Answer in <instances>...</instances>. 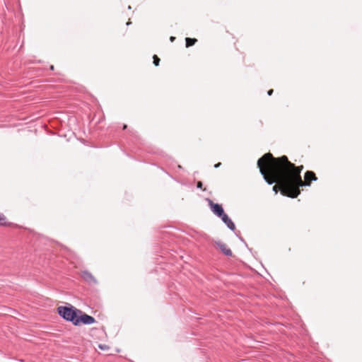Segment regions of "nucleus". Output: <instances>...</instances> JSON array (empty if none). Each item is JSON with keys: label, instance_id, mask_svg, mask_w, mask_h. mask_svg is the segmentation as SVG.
<instances>
[{"label": "nucleus", "instance_id": "nucleus-2", "mask_svg": "<svg viewBox=\"0 0 362 362\" xmlns=\"http://www.w3.org/2000/svg\"><path fill=\"white\" fill-rule=\"evenodd\" d=\"M285 161L282 156L274 158L272 153H267L257 160V167L264 180L269 184L276 183L273 187V191L276 194L279 190L281 194L288 197L283 192L284 186L281 185V177L286 173L284 165Z\"/></svg>", "mask_w": 362, "mask_h": 362}, {"label": "nucleus", "instance_id": "nucleus-3", "mask_svg": "<svg viewBox=\"0 0 362 362\" xmlns=\"http://www.w3.org/2000/svg\"><path fill=\"white\" fill-rule=\"evenodd\" d=\"M57 313L64 320L71 322L75 325L77 316L78 314H81V310L72 305H70L69 307L59 306L57 308Z\"/></svg>", "mask_w": 362, "mask_h": 362}, {"label": "nucleus", "instance_id": "nucleus-16", "mask_svg": "<svg viewBox=\"0 0 362 362\" xmlns=\"http://www.w3.org/2000/svg\"><path fill=\"white\" fill-rule=\"evenodd\" d=\"M221 165V163H216V164L214 165V167H215V168H218Z\"/></svg>", "mask_w": 362, "mask_h": 362}, {"label": "nucleus", "instance_id": "nucleus-5", "mask_svg": "<svg viewBox=\"0 0 362 362\" xmlns=\"http://www.w3.org/2000/svg\"><path fill=\"white\" fill-rule=\"evenodd\" d=\"M209 205L211 211L218 218L223 216L225 212L222 206L219 204L213 202L211 199H208Z\"/></svg>", "mask_w": 362, "mask_h": 362}, {"label": "nucleus", "instance_id": "nucleus-6", "mask_svg": "<svg viewBox=\"0 0 362 362\" xmlns=\"http://www.w3.org/2000/svg\"><path fill=\"white\" fill-rule=\"evenodd\" d=\"M216 246L219 248V250L227 257H231L233 253L230 248L227 247V245L221 242V241H216L215 242Z\"/></svg>", "mask_w": 362, "mask_h": 362}, {"label": "nucleus", "instance_id": "nucleus-18", "mask_svg": "<svg viewBox=\"0 0 362 362\" xmlns=\"http://www.w3.org/2000/svg\"><path fill=\"white\" fill-rule=\"evenodd\" d=\"M127 125H126V124H124V125L123 126V129H127Z\"/></svg>", "mask_w": 362, "mask_h": 362}, {"label": "nucleus", "instance_id": "nucleus-17", "mask_svg": "<svg viewBox=\"0 0 362 362\" xmlns=\"http://www.w3.org/2000/svg\"><path fill=\"white\" fill-rule=\"evenodd\" d=\"M49 69H50V70H54V66H53V65H51Z\"/></svg>", "mask_w": 362, "mask_h": 362}, {"label": "nucleus", "instance_id": "nucleus-8", "mask_svg": "<svg viewBox=\"0 0 362 362\" xmlns=\"http://www.w3.org/2000/svg\"><path fill=\"white\" fill-rule=\"evenodd\" d=\"M223 222L227 226V227L231 230H235V226L233 221L228 217V216L225 213L223 216L220 217Z\"/></svg>", "mask_w": 362, "mask_h": 362}, {"label": "nucleus", "instance_id": "nucleus-15", "mask_svg": "<svg viewBox=\"0 0 362 362\" xmlns=\"http://www.w3.org/2000/svg\"><path fill=\"white\" fill-rule=\"evenodd\" d=\"M175 40V37H173V36H171V37H170V40L171 42H173Z\"/></svg>", "mask_w": 362, "mask_h": 362}, {"label": "nucleus", "instance_id": "nucleus-13", "mask_svg": "<svg viewBox=\"0 0 362 362\" xmlns=\"http://www.w3.org/2000/svg\"><path fill=\"white\" fill-rule=\"evenodd\" d=\"M99 348H100V349H102V350H104V349H105L106 346H105V345L100 344V345H99Z\"/></svg>", "mask_w": 362, "mask_h": 362}, {"label": "nucleus", "instance_id": "nucleus-7", "mask_svg": "<svg viewBox=\"0 0 362 362\" xmlns=\"http://www.w3.org/2000/svg\"><path fill=\"white\" fill-rule=\"evenodd\" d=\"M81 277L89 284H95L97 283L95 278L88 271H83L81 272Z\"/></svg>", "mask_w": 362, "mask_h": 362}, {"label": "nucleus", "instance_id": "nucleus-4", "mask_svg": "<svg viewBox=\"0 0 362 362\" xmlns=\"http://www.w3.org/2000/svg\"><path fill=\"white\" fill-rule=\"evenodd\" d=\"M95 322V319L88 315L86 313H83L81 312V314H78L77 316V319L76 320L75 326H78L81 324L83 325H92Z\"/></svg>", "mask_w": 362, "mask_h": 362}, {"label": "nucleus", "instance_id": "nucleus-10", "mask_svg": "<svg viewBox=\"0 0 362 362\" xmlns=\"http://www.w3.org/2000/svg\"><path fill=\"white\" fill-rule=\"evenodd\" d=\"M6 225H7V223H6V216L4 214H0V226H6Z\"/></svg>", "mask_w": 362, "mask_h": 362}, {"label": "nucleus", "instance_id": "nucleus-11", "mask_svg": "<svg viewBox=\"0 0 362 362\" xmlns=\"http://www.w3.org/2000/svg\"><path fill=\"white\" fill-rule=\"evenodd\" d=\"M153 59L154 65L156 66H158L160 62V59L158 58V57L155 54L153 55Z\"/></svg>", "mask_w": 362, "mask_h": 362}, {"label": "nucleus", "instance_id": "nucleus-9", "mask_svg": "<svg viewBox=\"0 0 362 362\" xmlns=\"http://www.w3.org/2000/svg\"><path fill=\"white\" fill-rule=\"evenodd\" d=\"M185 42H186V47H191V46H192V45H194L195 44V42H197V39H195V38H190V37H186Z\"/></svg>", "mask_w": 362, "mask_h": 362}, {"label": "nucleus", "instance_id": "nucleus-1", "mask_svg": "<svg viewBox=\"0 0 362 362\" xmlns=\"http://www.w3.org/2000/svg\"><path fill=\"white\" fill-rule=\"evenodd\" d=\"M282 159L285 161L284 168L286 170L281 181L284 187L283 192L288 195V197L296 198L300 194V187L310 186L311 181H316L317 178L314 172L308 170L305 173L303 181L300 175L303 166H296L286 156H283Z\"/></svg>", "mask_w": 362, "mask_h": 362}, {"label": "nucleus", "instance_id": "nucleus-12", "mask_svg": "<svg viewBox=\"0 0 362 362\" xmlns=\"http://www.w3.org/2000/svg\"><path fill=\"white\" fill-rule=\"evenodd\" d=\"M203 186V184L201 181L197 182V187L199 189H202Z\"/></svg>", "mask_w": 362, "mask_h": 362}, {"label": "nucleus", "instance_id": "nucleus-14", "mask_svg": "<svg viewBox=\"0 0 362 362\" xmlns=\"http://www.w3.org/2000/svg\"><path fill=\"white\" fill-rule=\"evenodd\" d=\"M273 91H274L273 89H270L268 90L267 94L269 95H272V94L273 93Z\"/></svg>", "mask_w": 362, "mask_h": 362}]
</instances>
